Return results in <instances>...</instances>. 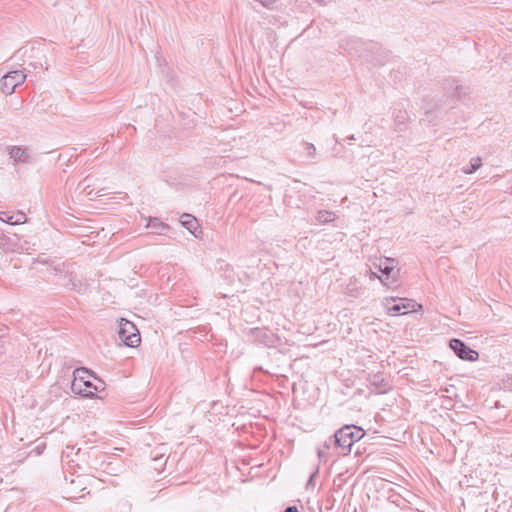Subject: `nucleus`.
Here are the masks:
<instances>
[{
  "label": "nucleus",
  "mask_w": 512,
  "mask_h": 512,
  "mask_svg": "<svg viewBox=\"0 0 512 512\" xmlns=\"http://www.w3.org/2000/svg\"><path fill=\"white\" fill-rule=\"evenodd\" d=\"M346 293L352 297H358V295H359L358 290L356 288L355 289L348 288Z\"/></svg>",
  "instance_id": "obj_22"
},
{
  "label": "nucleus",
  "mask_w": 512,
  "mask_h": 512,
  "mask_svg": "<svg viewBox=\"0 0 512 512\" xmlns=\"http://www.w3.org/2000/svg\"><path fill=\"white\" fill-rule=\"evenodd\" d=\"M26 75L23 71L14 70L7 72L0 79V90L6 95H11L15 89L24 83Z\"/></svg>",
  "instance_id": "obj_3"
},
{
  "label": "nucleus",
  "mask_w": 512,
  "mask_h": 512,
  "mask_svg": "<svg viewBox=\"0 0 512 512\" xmlns=\"http://www.w3.org/2000/svg\"><path fill=\"white\" fill-rule=\"evenodd\" d=\"M482 165V160L480 157H475L470 160L469 165L463 167L462 171L465 174H472L476 172Z\"/></svg>",
  "instance_id": "obj_17"
},
{
  "label": "nucleus",
  "mask_w": 512,
  "mask_h": 512,
  "mask_svg": "<svg viewBox=\"0 0 512 512\" xmlns=\"http://www.w3.org/2000/svg\"><path fill=\"white\" fill-rule=\"evenodd\" d=\"M369 383L375 387L379 393H386L390 389V384L383 372H377L369 375Z\"/></svg>",
  "instance_id": "obj_10"
},
{
  "label": "nucleus",
  "mask_w": 512,
  "mask_h": 512,
  "mask_svg": "<svg viewBox=\"0 0 512 512\" xmlns=\"http://www.w3.org/2000/svg\"><path fill=\"white\" fill-rule=\"evenodd\" d=\"M181 224L189 230L192 234H194V230L197 228V220L191 214H183L181 216Z\"/></svg>",
  "instance_id": "obj_16"
},
{
  "label": "nucleus",
  "mask_w": 512,
  "mask_h": 512,
  "mask_svg": "<svg viewBox=\"0 0 512 512\" xmlns=\"http://www.w3.org/2000/svg\"><path fill=\"white\" fill-rule=\"evenodd\" d=\"M60 280V284L70 291L82 292L86 289V285L74 273H66Z\"/></svg>",
  "instance_id": "obj_9"
},
{
  "label": "nucleus",
  "mask_w": 512,
  "mask_h": 512,
  "mask_svg": "<svg viewBox=\"0 0 512 512\" xmlns=\"http://www.w3.org/2000/svg\"><path fill=\"white\" fill-rule=\"evenodd\" d=\"M349 140H354V136L348 137Z\"/></svg>",
  "instance_id": "obj_29"
},
{
  "label": "nucleus",
  "mask_w": 512,
  "mask_h": 512,
  "mask_svg": "<svg viewBox=\"0 0 512 512\" xmlns=\"http://www.w3.org/2000/svg\"><path fill=\"white\" fill-rule=\"evenodd\" d=\"M119 339L128 347H136L141 342V337L136 326L126 320L121 319L118 331Z\"/></svg>",
  "instance_id": "obj_2"
},
{
  "label": "nucleus",
  "mask_w": 512,
  "mask_h": 512,
  "mask_svg": "<svg viewBox=\"0 0 512 512\" xmlns=\"http://www.w3.org/2000/svg\"><path fill=\"white\" fill-rule=\"evenodd\" d=\"M318 475V469L315 470L309 477L308 481H307V486H311V485H314L313 484V481H314V478Z\"/></svg>",
  "instance_id": "obj_21"
},
{
  "label": "nucleus",
  "mask_w": 512,
  "mask_h": 512,
  "mask_svg": "<svg viewBox=\"0 0 512 512\" xmlns=\"http://www.w3.org/2000/svg\"><path fill=\"white\" fill-rule=\"evenodd\" d=\"M79 373H83V374L84 373H89V370L87 368H77V369H75V371L73 372L74 379H73V381L71 383V391L74 394L80 395V396H82L84 398H90V399L94 398L95 397V392L83 388V383L78 378V374Z\"/></svg>",
  "instance_id": "obj_8"
},
{
  "label": "nucleus",
  "mask_w": 512,
  "mask_h": 512,
  "mask_svg": "<svg viewBox=\"0 0 512 512\" xmlns=\"http://www.w3.org/2000/svg\"><path fill=\"white\" fill-rule=\"evenodd\" d=\"M379 49V44L373 41L365 42L361 39H353L347 42L346 50L355 53L358 57L369 59V54Z\"/></svg>",
  "instance_id": "obj_4"
},
{
  "label": "nucleus",
  "mask_w": 512,
  "mask_h": 512,
  "mask_svg": "<svg viewBox=\"0 0 512 512\" xmlns=\"http://www.w3.org/2000/svg\"><path fill=\"white\" fill-rule=\"evenodd\" d=\"M146 227L151 229V232L156 234H163L166 230L169 229V226L157 217H150Z\"/></svg>",
  "instance_id": "obj_14"
},
{
  "label": "nucleus",
  "mask_w": 512,
  "mask_h": 512,
  "mask_svg": "<svg viewBox=\"0 0 512 512\" xmlns=\"http://www.w3.org/2000/svg\"><path fill=\"white\" fill-rule=\"evenodd\" d=\"M3 348H4V344H3V341L1 340V344H0V355L3 353Z\"/></svg>",
  "instance_id": "obj_26"
},
{
  "label": "nucleus",
  "mask_w": 512,
  "mask_h": 512,
  "mask_svg": "<svg viewBox=\"0 0 512 512\" xmlns=\"http://www.w3.org/2000/svg\"><path fill=\"white\" fill-rule=\"evenodd\" d=\"M9 155L16 163H29L30 155L27 148L21 146H10Z\"/></svg>",
  "instance_id": "obj_13"
},
{
  "label": "nucleus",
  "mask_w": 512,
  "mask_h": 512,
  "mask_svg": "<svg viewBox=\"0 0 512 512\" xmlns=\"http://www.w3.org/2000/svg\"><path fill=\"white\" fill-rule=\"evenodd\" d=\"M82 383H83V387H85L84 389L93 388V383L89 380L82 381Z\"/></svg>",
  "instance_id": "obj_24"
},
{
  "label": "nucleus",
  "mask_w": 512,
  "mask_h": 512,
  "mask_svg": "<svg viewBox=\"0 0 512 512\" xmlns=\"http://www.w3.org/2000/svg\"><path fill=\"white\" fill-rule=\"evenodd\" d=\"M103 385H104V383H103L102 381H100V384H97V385H94V384H93V389H94L95 391L103 390V389H104Z\"/></svg>",
  "instance_id": "obj_25"
},
{
  "label": "nucleus",
  "mask_w": 512,
  "mask_h": 512,
  "mask_svg": "<svg viewBox=\"0 0 512 512\" xmlns=\"http://www.w3.org/2000/svg\"><path fill=\"white\" fill-rule=\"evenodd\" d=\"M302 146H303V150L305 152L306 157L309 159H314L316 156L315 146L309 142H303Z\"/></svg>",
  "instance_id": "obj_18"
},
{
  "label": "nucleus",
  "mask_w": 512,
  "mask_h": 512,
  "mask_svg": "<svg viewBox=\"0 0 512 512\" xmlns=\"http://www.w3.org/2000/svg\"><path fill=\"white\" fill-rule=\"evenodd\" d=\"M336 442V436L334 434L328 437L323 444L317 448V455L320 462L326 463L331 457L343 456Z\"/></svg>",
  "instance_id": "obj_6"
},
{
  "label": "nucleus",
  "mask_w": 512,
  "mask_h": 512,
  "mask_svg": "<svg viewBox=\"0 0 512 512\" xmlns=\"http://www.w3.org/2000/svg\"><path fill=\"white\" fill-rule=\"evenodd\" d=\"M449 347L462 360L476 361L479 357L476 350L470 348L464 341L458 338H452L449 341Z\"/></svg>",
  "instance_id": "obj_7"
},
{
  "label": "nucleus",
  "mask_w": 512,
  "mask_h": 512,
  "mask_svg": "<svg viewBox=\"0 0 512 512\" xmlns=\"http://www.w3.org/2000/svg\"><path fill=\"white\" fill-rule=\"evenodd\" d=\"M0 220L10 225H19L25 223L27 221V217L22 211H17L14 213L1 212Z\"/></svg>",
  "instance_id": "obj_12"
},
{
  "label": "nucleus",
  "mask_w": 512,
  "mask_h": 512,
  "mask_svg": "<svg viewBox=\"0 0 512 512\" xmlns=\"http://www.w3.org/2000/svg\"><path fill=\"white\" fill-rule=\"evenodd\" d=\"M398 304H400V307H402V310L408 309L410 307V300H408L406 298H402V299H400V302Z\"/></svg>",
  "instance_id": "obj_20"
},
{
  "label": "nucleus",
  "mask_w": 512,
  "mask_h": 512,
  "mask_svg": "<svg viewBox=\"0 0 512 512\" xmlns=\"http://www.w3.org/2000/svg\"><path fill=\"white\" fill-rule=\"evenodd\" d=\"M334 434L336 436V443L340 447V453L343 454V456H347L350 454L354 443L364 437L365 431L356 425H344Z\"/></svg>",
  "instance_id": "obj_1"
},
{
  "label": "nucleus",
  "mask_w": 512,
  "mask_h": 512,
  "mask_svg": "<svg viewBox=\"0 0 512 512\" xmlns=\"http://www.w3.org/2000/svg\"><path fill=\"white\" fill-rule=\"evenodd\" d=\"M448 83L450 84V88L455 86V91L458 93L459 86L457 85V82L455 80H448Z\"/></svg>",
  "instance_id": "obj_23"
},
{
  "label": "nucleus",
  "mask_w": 512,
  "mask_h": 512,
  "mask_svg": "<svg viewBox=\"0 0 512 512\" xmlns=\"http://www.w3.org/2000/svg\"><path fill=\"white\" fill-rule=\"evenodd\" d=\"M388 311L392 315L406 314L407 313L406 311L402 312V307H400V304H397V303H394L392 306H389L388 307Z\"/></svg>",
  "instance_id": "obj_19"
},
{
  "label": "nucleus",
  "mask_w": 512,
  "mask_h": 512,
  "mask_svg": "<svg viewBox=\"0 0 512 512\" xmlns=\"http://www.w3.org/2000/svg\"><path fill=\"white\" fill-rule=\"evenodd\" d=\"M396 131H403L406 122L409 119L408 113L402 103L396 104L393 112Z\"/></svg>",
  "instance_id": "obj_11"
},
{
  "label": "nucleus",
  "mask_w": 512,
  "mask_h": 512,
  "mask_svg": "<svg viewBox=\"0 0 512 512\" xmlns=\"http://www.w3.org/2000/svg\"><path fill=\"white\" fill-rule=\"evenodd\" d=\"M80 374H81V373H79V374H78V378H79V380H80V381H85V379H84L83 375H80Z\"/></svg>",
  "instance_id": "obj_28"
},
{
  "label": "nucleus",
  "mask_w": 512,
  "mask_h": 512,
  "mask_svg": "<svg viewBox=\"0 0 512 512\" xmlns=\"http://www.w3.org/2000/svg\"><path fill=\"white\" fill-rule=\"evenodd\" d=\"M397 265V260L394 258H385L383 262L380 263L379 268L382 274L386 276L388 280L390 275L394 272V268Z\"/></svg>",
  "instance_id": "obj_15"
},
{
  "label": "nucleus",
  "mask_w": 512,
  "mask_h": 512,
  "mask_svg": "<svg viewBox=\"0 0 512 512\" xmlns=\"http://www.w3.org/2000/svg\"><path fill=\"white\" fill-rule=\"evenodd\" d=\"M248 335L252 341L266 347H275L279 342V337L267 328H252Z\"/></svg>",
  "instance_id": "obj_5"
},
{
  "label": "nucleus",
  "mask_w": 512,
  "mask_h": 512,
  "mask_svg": "<svg viewBox=\"0 0 512 512\" xmlns=\"http://www.w3.org/2000/svg\"><path fill=\"white\" fill-rule=\"evenodd\" d=\"M80 374H81V373H79V374H78V378H79V380H80V381H85V379H84L83 375H80Z\"/></svg>",
  "instance_id": "obj_27"
}]
</instances>
